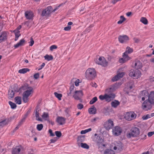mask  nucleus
I'll return each instance as SVG.
<instances>
[{
    "label": "nucleus",
    "mask_w": 154,
    "mask_h": 154,
    "mask_svg": "<svg viewBox=\"0 0 154 154\" xmlns=\"http://www.w3.org/2000/svg\"><path fill=\"white\" fill-rule=\"evenodd\" d=\"M66 119L63 117L58 116L56 119V121L60 125H62L65 123Z\"/></svg>",
    "instance_id": "21"
},
{
    "label": "nucleus",
    "mask_w": 154,
    "mask_h": 154,
    "mask_svg": "<svg viewBox=\"0 0 154 154\" xmlns=\"http://www.w3.org/2000/svg\"><path fill=\"white\" fill-rule=\"evenodd\" d=\"M40 109L38 107V106H36L35 110V116L36 118V120L39 121H42V119L40 118L39 116V112Z\"/></svg>",
    "instance_id": "22"
},
{
    "label": "nucleus",
    "mask_w": 154,
    "mask_h": 154,
    "mask_svg": "<svg viewBox=\"0 0 154 154\" xmlns=\"http://www.w3.org/2000/svg\"><path fill=\"white\" fill-rule=\"evenodd\" d=\"M134 63V65L133 67L136 69H140L142 67V65L141 62L138 60H135Z\"/></svg>",
    "instance_id": "19"
},
{
    "label": "nucleus",
    "mask_w": 154,
    "mask_h": 154,
    "mask_svg": "<svg viewBox=\"0 0 154 154\" xmlns=\"http://www.w3.org/2000/svg\"><path fill=\"white\" fill-rule=\"evenodd\" d=\"M104 126L106 130H109L114 126L113 122L111 119H109L104 123Z\"/></svg>",
    "instance_id": "9"
},
{
    "label": "nucleus",
    "mask_w": 154,
    "mask_h": 154,
    "mask_svg": "<svg viewBox=\"0 0 154 154\" xmlns=\"http://www.w3.org/2000/svg\"><path fill=\"white\" fill-rule=\"evenodd\" d=\"M120 19L117 22L118 24H121L126 20L123 16H121L120 17Z\"/></svg>",
    "instance_id": "35"
},
{
    "label": "nucleus",
    "mask_w": 154,
    "mask_h": 154,
    "mask_svg": "<svg viewBox=\"0 0 154 154\" xmlns=\"http://www.w3.org/2000/svg\"><path fill=\"white\" fill-rule=\"evenodd\" d=\"M45 63H43L40 66L39 68L38 69V70H39L41 69L45 66Z\"/></svg>",
    "instance_id": "61"
},
{
    "label": "nucleus",
    "mask_w": 154,
    "mask_h": 154,
    "mask_svg": "<svg viewBox=\"0 0 154 154\" xmlns=\"http://www.w3.org/2000/svg\"><path fill=\"white\" fill-rule=\"evenodd\" d=\"M115 95L112 93L109 94H106V101L109 102L115 98Z\"/></svg>",
    "instance_id": "20"
},
{
    "label": "nucleus",
    "mask_w": 154,
    "mask_h": 154,
    "mask_svg": "<svg viewBox=\"0 0 154 154\" xmlns=\"http://www.w3.org/2000/svg\"><path fill=\"white\" fill-rule=\"evenodd\" d=\"M104 154H115L114 151L109 149H106L104 153Z\"/></svg>",
    "instance_id": "30"
},
{
    "label": "nucleus",
    "mask_w": 154,
    "mask_h": 154,
    "mask_svg": "<svg viewBox=\"0 0 154 154\" xmlns=\"http://www.w3.org/2000/svg\"><path fill=\"white\" fill-rule=\"evenodd\" d=\"M129 75L134 78L137 79L141 76V72L139 70L131 69L129 71Z\"/></svg>",
    "instance_id": "6"
},
{
    "label": "nucleus",
    "mask_w": 154,
    "mask_h": 154,
    "mask_svg": "<svg viewBox=\"0 0 154 154\" xmlns=\"http://www.w3.org/2000/svg\"><path fill=\"white\" fill-rule=\"evenodd\" d=\"M57 48V47L56 45H53L50 46V49L51 51H52L53 49H56Z\"/></svg>",
    "instance_id": "49"
},
{
    "label": "nucleus",
    "mask_w": 154,
    "mask_h": 154,
    "mask_svg": "<svg viewBox=\"0 0 154 154\" xmlns=\"http://www.w3.org/2000/svg\"><path fill=\"white\" fill-rule=\"evenodd\" d=\"M91 85L92 87H93L96 88L97 86V84L95 82H91Z\"/></svg>",
    "instance_id": "60"
},
{
    "label": "nucleus",
    "mask_w": 154,
    "mask_h": 154,
    "mask_svg": "<svg viewBox=\"0 0 154 154\" xmlns=\"http://www.w3.org/2000/svg\"><path fill=\"white\" fill-rule=\"evenodd\" d=\"M48 132L50 134V136L53 137L54 136V134L53 133L52 131L50 129L48 131Z\"/></svg>",
    "instance_id": "57"
},
{
    "label": "nucleus",
    "mask_w": 154,
    "mask_h": 154,
    "mask_svg": "<svg viewBox=\"0 0 154 154\" xmlns=\"http://www.w3.org/2000/svg\"><path fill=\"white\" fill-rule=\"evenodd\" d=\"M26 118L24 116V117L18 123L19 126H21V125L25 121V120Z\"/></svg>",
    "instance_id": "47"
},
{
    "label": "nucleus",
    "mask_w": 154,
    "mask_h": 154,
    "mask_svg": "<svg viewBox=\"0 0 154 154\" xmlns=\"http://www.w3.org/2000/svg\"><path fill=\"white\" fill-rule=\"evenodd\" d=\"M125 74V73L124 72H122L121 73H119L117 75L118 76L119 78V79L121 78Z\"/></svg>",
    "instance_id": "50"
},
{
    "label": "nucleus",
    "mask_w": 154,
    "mask_h": 154,
    "mask_svg": "<svg viewBox=\"0 0 154 154\" xmlns=\"http://www.w3.org/2000/svg\"><path fill=\"white\" fill-rule=\"evenodd\" d=\"M49 116L48 113L44 112L42 115V117L43 119H45Z\"/></svg>",
    "instance_id": "45"
},
{
    "label": "nucleus",
    "mask_w": 154,
    "mask_h": 154,
    "mask_svg": "<svg viewBox=\"0 0 154 154\" xmlns=\"http://www.w3.org/2000/svg\"><path fill=\"white\" fill-rule=\"evenodd\" d=\"M119 79L118 76L116 75L113 77L112 79V80L113 82H115L117 81Z\"/></svg>",
    "instance_id": "48"
},
{
    "label": "nucleus",
    "mask_w": 154,
    "mask_h": 154,
    "mask_svg": "<svg viewBox=\"0 0 154 154\" xmlns=\"http://www.w3.org/2000/svg\"><path fill=\"white\" fill-rule=\"evenodd\" d=\"M133 51V48H131L129 47L128 46L127 47L126 51L125 52H126L127 54H129L132 53Z\"/></svg>",
    "instance_id": "37"
},
{
    "label": "nucleus",
    "mask_w": 154,
    "mask_h": 154,
    "mask_svg": "<svg viewBox=\"0 0 154 154\" xmlns=\"http://www.w3.org/2000/svg\"><path fill=\"white\" fill-rule=\"evenodd\" d=\"M29 43H30V44H29V45L30 46H32V45L34 44V40H33V39L32 37L31 38L30 41L29 42Z\"/></svg>",
    "instance_id": "53"
},
{
    "label": "nucleus",
    "mask_w": 154,
    "mask_h": 154,
    "mask_svg": "<svg viewBox=\"0 0 154 154\" xmlns=\"http://www.w3.org/2000/svg\"><path fill=\"white\" fill-rule=\"evenodd\" d=\"M131 132L127 135V137L130 138L131 137H137L140 134L139 129L136 127L132 128L131 130Z\"/></svg>",
    "instance_id": "5"
},
{
    "label": "nucleus",
    "mask_w": 154,
    "mask_h": 154,
    "mask_svg": "<svg viewBox=\"0 0 154 154\" xmlns=\"http://www.w3.org/2000/svg\"><path fill=\"white\" fill-rule=\"evenodd\" d=\"M95 62L96 63L104 67L107 66L108 64L107 62L103 57H100Z\"/></svg>",
    "instance_id": "13"
},
{
    "label": "nucleus",
    "mask_w": 154,
    "mask_h": 154,
    "mask_svg": "<svg viewBox=\"0 0 154 154\" xmlns=\"http://www.w3.org/2000/svg\"><path fill=\"white\" fill-rule=\"evenodd\" d=\"M141 139L142 140H145L146 139V135L144 134H142L141 135Z\"/></svg>",
    "instance_id": "58"
},
{
    "label": "nucleus",
    "mask_w": 154,
    "mask_h": 154,
    "mask_svg": "<svg viewBox=\"0 0 154 154\" xmlns=\"http://www.w3.org/2000/svg\"><path fill=\"white\" fill-rule=\"evenodd\" d=\"M30 71V69L28 68H23L20 69L18 72L20 73H25Z\"/></svg>",
    "instance_id": "31"
},
{
    "label": "nucleus",
    "mask_w": 154,
    "mask_h": 154,
    "mask_svg": "<svg viewBox=\"0 0 154 154\" xmlns=\"http://www.w3.org/2000/svg\"><path fill=\"white\" fill-rule=\"evenodd\" d=\"M89 113L91 114H94L96 113V109L93 105L88 110Z\"/></svg>",
    "instance_id": "24"
},
{
    "label": "nucleus",
    "mask_w": 154,
    "mask_h": 154,
    "mask_svg": "<svg viewBox=\"0 0 154 154\" xmlns=\"http://www.w3.org/2000/svg\"><path fill=\"white\" fill-rule=\"evenodd\" d=\"M44 58L45 60L48 61L52 60L53 59V57L52 55H49L48 54L44 56Z\"/></svg>",
    "instance_id": "29"
},
{
    "label": "nucleus",
    "mask_w": 154,
    "mask_h": 154,
    "mask_svg": "<svg viewBox=\"0 0 154 154\" xmlns=\"http://www.w3.org/2000/svg\"><path fill=\"white\" fill-rule=\"evenodd\" d=\"M15 102L16 103L20 104L21 103V97H20L17 96L15 98Z\"/></svg>",
    "instance_id": "28"
},
{
    "label": "nucleus",
    "mask_w": 154,
    "mask_h": 154,
    "mask_svg": "<svg viewBox=\"0 0 154 154\" xmlns=\"http://www.w3.org/2000/svg\"><path fill=\"white\" fill-rule=\"evenodd\" d=\"M120 104V102L117 100H115L112 102L111 105L114 108H116Z\"/></svg>",
    "instance_id": "25"
},
{
    "label": "nucleus",
    "mask_w": 154,
    "mask_h": 154,
    "mask_svg": "<svg viewBox=\"0 0 154 154\" xmlns=\"http://www.w3.org/2000/svg\"><path fill=\"white\" fill-rule=\"evenodd\" d=\"M128 54L126 53V52H125L123 53L122 56L123 58H121L119 59V61L120 63H124L126 61L130 60L131 58L128 55Z\"/></svg>",
    "instance_id": "18"
},
{
    "label": "nucleus",
    "mask_w": 154,
    "mask_h": 154,
    "mask_svg": "<svg viewBox=\"0 0 154 154\" xmlns=\"http://www.w3.org/2000/svg\"><path fill=\"white\" fill-rule=\"evenodd\" d=\"M83 95V93L82 90L75 91L74 94L73 95V97L76 100H79L81 102L82 100L81 97Z\"/></svg>",
    "instance_id": "7"
},
{
    "label": "nucleus",
    "mask_w": 154,
    "mask_h": 154,
    "mask_svg": "<svg viewBox=\"0 0 154 154\" xmlns=\"http://www.w3.org/2000/svg\"><path fill=\"white\" fill-rule=\"evenodd\" d=\"M21 25L19 26L17 28V29L14 30H16L17 31H19V30L21 29Z\"/></svg>",
    "instance_id": "64"
},
{
    "label": "nucleus",
    "mask_w": 154,
    "mask_h": 154,
    "mask_svg": "<svg viewBox=\"0 0 154 154\" xmlns=\"http://www.w3.org/2000/svg\"><path fill=\"white\" fill-rule=\"evenodd\" d=\"M114 146L113 149L115 150L118 149L119 152L123 150V145L122 143L120 141H115L114 143Z\"/></svg>",
    "instance_id": "11"
},
{
    "label": "nucleus",
    "mask_w": 154,
    "mask_h": 154,
    "mask_svg": "<svg viewBox=\"0 0 154 154\" xmlns=\"http://www.w3.org/2000/svg\"><path fill=\"white\" fill-rule=\"evenodd\" d=\"M14 94L15 92L14 90L11 89H9L8 93V98L11 99L13 98L14 96Z\"/></svg>",
    "instance_id": "26"
},
{
    "label": "nucleus",
    "mask_w": 154,
    "mask_h": 154,
    "mask_svg": "<svg viewBox=\"0 0 154 154\" xmlns=\"http://www.w3.org/2000/svg\"><path fill=\"white\" fill-rule=\"evenodd\" d=\"M93 141L95 142L97 145L99 146L100 145H102L103 146H105V144H103L104 141V140L102 139L101 137L99 136H97V137H94L93 139Z\"/></svg>",
    "instance_id": "8"
},
{
    "label": "nucleus",
    "mask_w": 154,
    "mask_h": 154,
    "mask_svg": "<svg viewBox=\"0 0 154 154\" xmlns=\"http://www.w3.org/2000/svg\"><path fill=\"white\" fill-rule=\"evenodd\" d=\"M97 100V98L96 97H93L90 101L89 103L90 104H93Z\"/></svg>",
    "instance_id": "40"
},
{
    "label": "nucleus",
    "mask_w": 154,
    "mask_h": 154,
    "mask_svg": "<svg viewBox=\"0 0 154 154\" xmlns=\"http://www.w3.org/2000/svg\"><path fill=\"white\" fill-rule=\"evenodd\" d=\"M23 148L21 146H16L13 148L12 150V154H21L23 153Z\"/></svg>",
    "instance_id": "12"
},
{
    "label": "nucleus",
    "mask_w": 154,
    "mask_h": 154,
    "mask_svg": "<svg viewBox=\"0 0 154 154\" xmlns=\"http://www.w3.org/2000/svg\"><path fill=\"white\" fill-rule=\"evenodd\" d=\"M122 132V129L119 126H116L112 129V133L116 136H118L120 135Z\"/></svg>",
    "instance_id": "16"
},
{
    "label": "nucleus",
    "mask_w": 154,
    "mask_h": 154,
    "mask_svg": "<svg viewBox=\"0 0 154 154\" xmlns=\"http://www.w3.org/2000/svg\"><path fill=\"white\" fill-rule=\"evenodd\" d=\"M25 14L26 18L28 19H31L33 17L32 13L30 11H26L25 13Z\"/></svg>",
    "instance_id": "23"
},
{
    "label": "nucleus",
    "mask_w": 154,
    "mask_h": 154,
    "mask_svg": "<svg viewBox=\"0 0 154 154\" xmlns=\"http://www.w3.org/2000/svg\"><path fill=\"white\" fill-rule=\"evenodd\" d=\"M39 73H36L34 74V78L35 79H37L39 77Z\"/></svg>",
    "instance_id": "56"
},
{
    "label": "nucleus",
    "mask_w": 154,
    "mask_h": 154,
    "mask_svg": "<svg viewBox=\"0 0 154 154\" xmlns=\"http://www.w3.org/2000/svg\"><path fill=\"white\" fill-rule=\"evenodd\" d=\"M79 146H80L82 148L88 149L89 148V146L86 143H81L80 144V145H79Z\"/></svg>",
    "instance_id": "34"
},
{
    "label": "nucleus",
    "mask_w": 154,
    "mask_h": 154,
    "mask_svg": "<svg viewBox=\"0 0 154 154\" xmlns=\"http://www.w3.org/2000/svg\"><path fill=\"white\" fill-rule=\"evenodd\" d=\"M135 114L132 112H127L125 114V118L129 121H131L135 118L136 117Z\"/></svg>",
    "instance_id": "10"
},
{
    "label": "nucleus",
    "mask_w": 154,
    "mask_h": 154,
    "mask_svg": "<svg viewBox=\"0 0 154 154\" xmlns=\"http://www.w3.org/2000/svg\"><path fill=\"white\" fill-rule=\"evenodd\" d=\"M98 118L97 117L95 118L94 119H92L91 120V122H93L96 121Z\"/></svg>",
    "instance_id": "63"
},
{
    "label": "nucleus",
    "mask_w": 154,
    "mask_h": 154,
    "mask_svg": "<svg viewBox=\"0 0 154 154\" xmlns=\"http://www.w3.org/2000/svg\"><path fill=\"white\" fill-rule=\"evenodd\" d=\"M134 40V42L136 43H138L140 41L139 39L136 38H133Z\"/></svg>",
    "instance_id": "62"
},
{
    "label": "nucleus",
    "mask_w": 154,
    "mask_h": 154,
    "mask_svg": "<svg viewBox=\"0 0 154 154\" xmlns=\"http://www.w3.org/2000/svg\"><path fill=\"white\" fill-rule=\"evenodd\" d=\"M85 137L84 136H79L78 138V143L83 142L85 140Z\"/></svg>",
    "instance_id": "32"
},
{
    "label": "nucleus",
    "mask_w": 154,
    "mask_h": 154,
    "mask_svg": "<svg viewBox=\"0 0 154 154\" xmlns=\"http://www.w3.org/2000/svg\"><path fill=\"white\" fill-rule=\"evenodd\" d=\"M140 21L145 25L147 24L148 23L147 19L144 17H141L140 19Z\"/></svg>",
    "instance_id": "33"
},
{
    "label": "nucleus",
    "mask_w": 154,
    "mask_h": 154,
    "mask_svg": "<svg viewBox=\"0 0 154 154\" xmlns=\"http://www.w3.org/2000/svg\"><path fill=\"white\" fill-rule=\"evenodd\" d=\"M150 116L149 114H147L146 116H143L142 118L143 120H146L149 118H150Z\"/></svg>",
    "instance_id": "51"
},
{
    "label": "nucleus",
    "mask_w": 154,
    "mask_h": 154,
    "mask_svg": "<svg viewBox=\"0 0 154 154\" xmlns=\"http://www.w3.org/2000/svg\"><path fill=\"white\" fill-rule=\"evenodd\" d=\"M25 41V40L23 39H21L19 42L14 45V48H17L19 46L22 45Z\"/></svg>",
    "instance_id": "27"
},
{
    "label": "nucleus",
    "mask_w": 154,
    "mask_h": 154,
    "mask_svg": "<svg viewBox=\"0 0 154 154\" xmlns=\"http://www.w3.org/2000/svg\"><path fill=\"white\" fill-rule=\"evenodd\" d=\"M153 134H154V131L150 132L148 133V136L149 137H150Z\"/></svg>",
    "instance_id": "59"
},
{
    "label": "nucleus",
    "mask_w": 154,
    "mask_h": 154,
    "mask_svg": "<svg viewBox=\"0 0 154 154\" xmlns=\"http://www.w3.org/2000/svg\"><path fill=\"white\" fill-rule=\"evenodd\" d=\"M71 29V26H67L64 28V29L65 31H69Z\"/></svg>",
    "instance_id": "55"
},
{
    "label": "nucleus",
    "mask_w": 154,
    "mask_h": 154,
    "mask_svg": "<svg viewBox=\"0 0 154 154\" xmlns=\"http://www.w3.org/2000/svg\"><path fill=\"white\" fill-rule=\"evenodd\" d=\"M85 74L86 78L90 80L94 79L96 75L95 69L91 68L87 69Z\"/></svg>",
    "instance_id": "3"
},
{
    "label": "nucleus",
    "mask_w": 154,
    "mask_h": 154,
    "mask_svg": "<svg viewBox=\"0 0 154 154\" xmlns=\"http://www.w3.org/2000/svg\"><path fill=\"white\" fill-rule=\"evenodd\" d=\"M118 40L120 43H125L128 41L129 38L128 36L126 35H120L118 37Z\"/></svg>",
    "instance_id": "17"
},
{
    "label": "nucleus",
    "mask_w": 154,
    "mask_h": 154,
    "mask_svg": "<svg viewBox=\"0 0 154 154\" xmlns=\"http://www.w3.org/2000/svg\"><path fill=\"white\" fill-rule=\"evenodd\" d=\"M106 94H105L104 95H101L99 96V98L101 100H106Z\"/></svg>",
    "instance_id": "44"
},
{
    "label": "nucleus",
    "mask_w": 154,
    "mask_h": 154,
    "mask_svg": "<svg viewBox=\"0 0 154 154\" xmlns=\"http://www.w3.org/2000/svg\"><path fill=\"white\" fill-rule=\"evenodd\" d=\"M8 35V32L7 31H4L0 32V43L7 40Z\"/></svg>",
    "instance_id": "14"
},
{
    "label": "nucleus",
    "mask_w": 154,
    "mask_h": 154,
    "mask_svg": "<svg viewBox=\"0 0 154 154\" xmlns=\"http://www.w3.org/2000/svg\"><path fill=\"white\" fill-rule=\"evenodd\" d=\"M54 94L55 96L57 97L59 100L61 99V97L62 96V95L61 94H58L56 92H55Z\"/></svg>",
    "instance_id": "38"
},
{
    "label": "nucleus",
    "mask_w": 154,
    "mask_h": 154,
    "mask_svg": "<svg viewBox=\"0 0 154 154\" xmlns=\"http://www.w3.org/2000/svg\"><path fill=\"white\" fill-rule=\"evenodd\" d=\"M16 30H14L13 32L14 33L15 37H19L20 35V31H17Z\"/></svg>",
    "instance_id": "46"
},
{
    "label": "nucleus",
    "mask_w": 154,
    "mask_h": 154,
    "mask_svg": "<svg viewBox=\"0 0 154 154\" xmlns=\"http://www.w3.org/2000/svg\"><path fill=\"white\" fill-rule=\"evenodd\" d=\"M43 125L42 124H38L37 125V129L38 131H40L43 128Z\"/></svg>",
    "instance_id": "41"
},
{
    "label": "nucleus",
    "mask_w": 154,
    "mask_h": 154,
    "mask_svg": "<svg viewBox=\"0 0 154 154\" xmlns=\"http://www.w3.org/2000/svg\"><path fill=\"white\" fill-rule=\"evenodd\" d=\"M52 7H48L42 11V15L43 16H49L52 12Z\"/></svg>",
    "instance_id": "15"
},
{
    "label": "nucleus",
    "mask_w": 154,
    "mask_h": 154,
    "mask_svg": "<svg viewBox=\"0 0 154 154\" xmlns=\"http://www.w3.org/2000/svg\"><path fill=\"white\" fill-rule=\"evenodd\" d=\"M21 89L26 90L23 94V100L25 103L28 101V97L31 94L33 93V89L32 87L30 86L27 84H26L21 87Z\"/></svg>",
    "instance_id": "1"
},
{
    "label": "nucleus",
    "mask_w": 154,
    "mask_h": 154,
    "mask_svg": "<svg viewBox=\"0 0 154 154\" xmlns=\"http://www.w3.org/2000/svg\"><path fill=\"white\" fill-rule=\"evenodd\" d=\"M9 104L10 105L11 108L12 109H14L17 107V105L15 103L9 101L8 102Z\"/></svg>",
    "instance_id": "39"
},
{
    "label": "nucleus",
    "mask_w": 154,
    "mask_h": 154,
    "mask_svg": "<svg viewBox=\"0 0 154 154\" xmlns=\"http://www.w3.org/2000/svg\"><path fill=\"white\" fill-rule=\"evenodd\" d=\"M75 88L74 85V84L72 85L69 88L70 92L69 93H67L68 96L70 95V94L71 93H72L74 90V88Z\"/></svg>",
    "instance_id": "36"
},
{
    "label": "nucleus",
    "mask_w": 154,
    "mask_h": 154,
    "mask_svg": "<svg viewBox=\"0 0 154 154\" xmlns=\"http://www.w3.org/2000/svg\"><path fill=\"white\" fill-rule=\"evenodd\" d=\"M139 95L140 97H142V101L144 100L148 97L149 100L154 104V91L151 92L149 94L146 91L143 90L140 92Z\"/></svg>",
    "instance_id": "2"
},
{
    "label": "nucleus",
    "mask_w": 154,
    "mask_h": 154,
    "mask_svg": "<svg viewBox=\"0 0 154 154\" xmlns=\"http://www.w3.org/2000/svg\"><path fill=\"white\" fill-rule=\"evenodd\" d=\"M77 108L79 109H81L83 108V105L81 103H79L77 105Z\"/></svg>",
    "instance_id": "52"
},
{
    "label": "nucleus",
    "mask_w": 154,
    "mask_h": 154,
    "mask_svg": "<svg viewBox=\"0 0 154 154\" xmlns=\"http://www.w3.org/2000/svg\"><path fill=\"white\" fill-rule=\"evenodd\" d=\"M58 139L57 137H54L53 139L50 140L51 143H54L57 141Z\"/></svg>",
    "instance_id": "54"
},
{
    "label": "nucleus",
    "mask_w": 154,
    "mask_h": 154,
    "mask_svg": "<svg viewBox=\"0 0 154 154\" xmlns=\"http://www.w3.org/2000/svg\"><path fill=\"white\" fill-rule=\"evenodd\" d=\"M6 124L5 120H4L0 122V128L3 127Z\"/></svg>",
    "instance_id": "42"
},
{
    "label": "nucleus",
    "mask_w": 154,
    "mask_h": 154,
    "mask_svg": "<svg viewBox=\"0 0 154 154\" xmlns=\"http://www.w3.org/2000/svg\"><path fill=\"white\" fill-rule=\"evenodd\" d=\"M55 133L56 136L58 138L60 137L62 135V134L60 131H55Z\"/></svg>",
    "instance_id": "43"
},
{
    "label": "nucleus",
    "mask_w": 154,
    "mask_h": 154,
    "mask_svg": "<svg viewBox=\"0 0 154 154\" xmlns=\"http://www.w3.org/2000/svg\"><path fill=\"white\" fill-rule=\"evenodd\" d=\"M152 104H153V103L149 100L148 98L142 103V108L143 110L145 111H148L151 109Z\"/></svg>",
    "instance_id": "4"
}]
</instances>
